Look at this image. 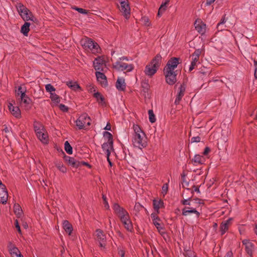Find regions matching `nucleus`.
I'll list each match as a JSON object with an SVG mask.
<instances>
[{"instance_id": "473e14b6", "label": "nucleus", "mask_w": 257, "mask_h": 257, "mask_svg": "<svg viewBox=\"0 0 257 257\" xmlns=\"http://www.w3.org/2000/svg\"><path fill=\"white\" fill-rule=\"evenodd\" d=\"M30 24L28 22H25L24 24L22 26L21 32L24 34V35L27 36L28 33L30 31Z\"/></svg>"}, {"instance_id": "6ab92c4d", "label": "nucleus", "mask_w": 257, "mask_h": 257, "mask_svg": "<svg viewBox=\"0 0 257 257\" xmlns=\"http://www.w3.org/2000/svg\"><path fill=\"white\" fill-rule=\"evenodd\" d=\"M103 151L106 154V156H110L114 152L113 143L104 142L102 145Z\"/></svg>"}, {"instance_id": "603ef678", "label": "nucleus", "mask_w": 257, "mask_h": 257, "mask_svg": "<svg viewBox=\"0 0 257 257\" xmlns=\"http://www.w3.org/2000/svg\"><path fill=\"white\" fill-rule=\"evenodd\" d=\"M77 11L81 14H87V11L86 10L83 9L82 8H74Z\"/></svg>"}, {"instance_id": "c85d7f7f", "label": "nucleus", "mask_w": 257, "mask_h": 257, "mask_svg": "<svg viewBox=\"0 0 257 257\" xmlns=\"http://www.w3.org/2000/svg\"><path fill=\"white\" fill-rule=\"evenodd\" d=\"M50 98L52 101L51 105L52 106H57L61 101V98L55 93H51Z\"/></svg>"}, {"instance_id": "ddd939ff", "label": "nucleus", "mask_w": 257, "mask_h": 257, "mask_svg": "<svg viewBox=\"0 0 257 257\" xmlns=\"http://www.w3.org/2000/svg\"><path fill=\"white\" fill-rule=\"evenodd\" d=\"M196 30L200 34L204 35L206 31V24L199 19H197L194 23Z\"/></svg>"}, {"instance_id": "1a4fd4ad", "label": "nucleus", "mask_w": 257, "mask_h": 257, "mask_svg": "<svg viewBox=\"0 0 257 257\" xmlns=\"http://www.w3.org/2000/svg\"><path fill=\"white\" fill-rule=\"evenodd\" d=\"M113 67L117 70H126L127 72H131L134 68L133 64L125 63L121 61H117L113 64Z\"/></svg>"}, {"instance_id": "ea45409f", "label": "nucleus", "mask_w": 257, "mask_h": 257, "mask_svg": "<svg viewBox=\"0 0 257 257\" xmlns=\"http://www.w3.org/2000/svg\"><path fill=\"white\" fill-rule=\"evenodd\" d=\"M65 150L68 154H72V148L68 143V142L66 141L64 144Z\"/></svg>"}, {"instance_id": "052dcab7", "label": "nucleus", "mask_w": 257, "mask_h": 257, "mask_svg": "<svg viewBox=\"0 0 257 257\" xmlns=\"http://www.w3.org/2000/svg\"><path fill=\"white\" fill-rule=\"evenodd\" d=\"M26 92H24V94L22 93L19 96H20V100L28 97V96L26 95Z\"/></svg>"}, {"instance_id": "4468645a", "label": "nucleus", "mask_w": 257, "mask_h": 257, "mask_svg": "<svg viewBox=\"0 0 257 257\" xmlns=\"http://www.w3.org/2000/svg\"><path fill=\"white\" fill-rule=\"evenodd\" d=\"M8 198V193L6 186L0 181V202L6 204Z\"/></svg>"}, {"instance_id": "bb28decb", "label": "nucleus", "mask_w": 257, "mask_h": 257, "mask_svg": "<svg viewBox=\"0 0 257 257\" xmlns=\"http://www.w3.org/2000/svg\"><path fill=\"white\" fill-rule=\"evenodd\" d=\"M186 87L185 85L182 84L179 88V91L178 94L177 95L175 101V103L177 104L179 103L180 100H181L182 97L184 95V93L185 91Z\"/></svg>"}, {"instance_id": "b1692460", "label": "nucleus", "mask_w": 257, "mask_h": 257, "mask_svg": "<svg viewBox=\"0 0 257 257\" xmlns=\"http://www.w3.org/2000/svg\"><path fill=\"white\" fill-rule=\"evenodd\" d=\"M34 128L37 137H40V134L45 131L44 126L40 123L35 121L34 123Z\"/></svg>"}, {"instance_id": "6e6d98bb", "label": "nucleus", "mask_w": 257, "mask_h": 257, "mask_svg": "<svg viewBox=\"0 0 257 257\" xmlns=\"http://www.w3.org/2000/svg\"><path fill=\"white\" fill-rule=\"evenodd\" d=\"M200 141V138L199 137H193L191 139L192 142H199Z\"/></svg>"}, {"instance_id": "a211bd4d", "label": "nucleus", "mask_w": 257, "mask_h": 257, "mask_svg": "<svg viewBox=\"0 0 257 257\" xmlns=\"http://www.w3.org/2000/svg\"><path fill=\"white\" fill-rule=\"evenodd\" d=\"M207 157L199 154L195 155L191 160L192 163L194 165H202L205 162Z\"/></svg>"}, {"instance_id": "79ce46f5", "label": "nucleus", "mask_w": 257, "mask_h": 257, "mask_svg": "<svg viewBox=\"0 0 257 257\" xmlns=\"http://www.w3.org/2000/svg\"><path fill=\"white\" fill-rule=\"evenodd\" d=\"M149 116V120L151 122L154 123L156 121V117L155 114H154L153 111L152 110H149L148 111Z\"/></svg>"}, {"instance_id": "338daca9", "label": "nucleus", "mask_w": 257, "mask_h": 257, "mask_svg": "<svg viewBox=\"0 0 257 257\" xmlns=\"http://www.w3.org/2000/svg\"><path fill=\"white\" fill-rule=\"evenodd\" d=\"M124 60L128 61V59L126 57H122L118 61H121L122 62V61H124Z\"/></svg>"}, {"instance_id": "c03bdc74", "label": "nucleus", "mask_w": 257, "mask_h": 257, "mask_svg": "<svg viewBox=\"0 0 257 257\" xmlns=\"http://www.w3.org/2000/svg\"><path fill=\"white\" fill-rule=\"evenodd\" d=\"M168 5V1H166L165 3H162L159 10H160L161 11L164 13L165 11L167 9Z\"/></svg>"}, {"instance_id": "20e7f679", "label": "nucleus", "mask_w": 257, "mask_h": 257, "mask_svg": "<svg viewBox=\"0 0 257 257\" xmlns=\"http://www.w3.org/2000/svg\"><path fill=\"white\" fill-rule=\"evenodd\" d=\"M112 208L115 213L119 217L124 225H130L132 223L128 212L123 208L117 203H114Z\"/></svg>"}, {"instance_id": "de8ad7c7", "label": "nucleus", "mask_w": 257, "mask_h": 257, "mask_svg": "<svg viewBox=\"0 0 257 257\" xmlns=\"http://www.w3.org/2000/svg\"><path fill=\"white\" fill-rule=\"evenodd\" d=\"M168 189V185L167 184H164L162 188V193L164 195L166 194Z\"/></svg>"}, {"instance_id": "412c9836", "label": "nucleus", "mask_w": 257, "mask_h": 257, "mask_svg": "<svg viewBox=\"0 0 257 257\" xmlns=\"http://www.w3.org/2000/svg\"><path fill=\"white\" fill-rule=\"evenodd\" d=\"M20 104L22 107L26 110L31 109L32 107V100L28 96L25 98L20 100Z\"/></svg>"}, {"instance_id": "39448f33", "label": "nucleus", "mask_w": 257, "mask_h": 257, "mask_svg": "<svg viewBox=\"0 0 257 257\" xmlns=\"http://www.w3.org/2000/svg\"><path fill=\"white\" fill-rule=\"evenodd\" d=\"M16 7L19 15L23 20L25 21H31L34 22L37 21L36 18L33 16L32 12L23 4H18Z\"/></svg>"}, {"instance_id": "a18cd8bd", "label": "nucleus", "mask_w": 257, "mask_h": 257, "mask_svg": "<svg viewBox=\"0 0 257 257\" xmlns=\"http://www.w3.org/2000/svg\"><path fill=\"white\" fill-rule=\"evenodd\" d=\"M64 229L69 235H70L73 229L72 226H64Z\"/></svg>"}, {"instance_id": "3c124183", "label": "nucleus", "mask_w": 257, "mask_h": 257, "mask_svg": "<svg viewBox=\"0 0 257 257\" xmlns=\"http://www.w3.org/2000/svg\"><path fill=\"white\" fill-rule=\"evenodd\" d=\"M59 107L60 109L63 112H66L68 110V107L66 105L62 104L59 105Z\"/></svg>"}, {"instance_id": "cd10ccee", "label": "nucleus", "mask_w": 257, "mask_h": 257, "mask_svg": "<svg viewBox=\"0 0 257 257\" xmlns=\"http://www.w3.org/2000/svg\"><path fill=\"white\" fill-rule=\"evenodd\" d=\"M243 245L245 246V249L249 255H251L254 250V246L253 244L248 240H244L242 241Z\"/></svg>"}, {"instance_id": "69168bd1", "label": "nucleus", "mask_w": 257, "mask_h": 257, "mask_svg": "<svg viewBox=\"0 0 257 257\" xmlns=\"http://www.w3.org/2000/svg\"><path fill=\"white\" fill-rule=\"evenodd\" d=\"M119 254L121 256V257H124V251L123 250H120L118 252Z\"/></svg>"}, {"instance_id": "680f3d73", "label": "nucleus", "mask_w": 257, "mask_h": 257, "mask_svg": "<svg viewBox=\"0 0 257 257\" xmlns=\"http://www.w3.org/2000/svg\"><path fill=\"white\" fill-rule=\"evenodd\" d=\"M215 0H206V5L207 6L210 5L211 4L214 3Z\"/></svg>"}, {"instance_id": "2eb2a0df", "label": "nucleus", "mask_w": 257, "mask_h": 257, "mask_svg": "<svg viewBox=\"0 0 257 257\" xmlns=\"http://www.w3.org/2000/svg\"><path fill=\"white\" fill-rule=\"evenodd\" d=\"M119 9L124 17L126 19H128L130 16L131 8L128 3H123L119 6Z\"/></svg>"}, {"instance_id": "13d9d810", "label": "nucleus", "mask_w": 257, "mask_h": 257, "mask_svg": "<svg viewBox=\"0 0 257 257\" xmlns=\"http://www.w3.org/2000/svg\"><path fill=\"white\" fill-rule=\"evenodd\" d=\"M224 257H233V253L231 251H229L227 252Z\"/></svg>"}, {"instance_id": "f704fd0d", "label": "nucleus", "mask_w": 257, "mask_h": 257, "mask_svg": "<svg viewBox=\"0 0 257 257\" xmlns=\"http://www.w3.org/2000/svg\"><path fill=\"white\" fill-rule=\"evenodd\" d=\"M225 22H226V20H225V18H223L221 19L220 22H219L217 25L216 28H217L218 31H222L225 29V28H226V26L224 25Z\"/></svg>"}, {"instance_id": "393cba45", "label": "nucleus", "mask_w": 257, "mask_h": 257, "mask_svg": "<svg viewBox=\"0 0 257 257\" xmlns=\"http://www.w3.org/2000/svg\"><path fill=\"white\" fill-rule=\"evenodd\" d=\"M115 86L118 91H124L126 88L124 79L118 77L116 82Z\"/></svg>"}, {"instance_id": "f8f14e48", "label": "nucleus", "mask_w": 257, "mask_h": 257, "mask_svg": "<svg viewBox=\"0 0 257 257\" xmlns=\"http://www.w3.org/2000/svg\"><path fill=\"white\" fill-rule=\"evenodd\" d=\"M201 53V50L197 49L195 51L193 54L191 55L192 61L191 65L189 67V71L193 70L197 64L199 63V56Z\"/></svg>"}, {"instance_id": "a878e982", "label": "nucleus", "mask_w": 257, "mask_h": 257, "mask_svg": "<svg viewBox=\"0 0 257 257\" xmlns=\"http://www.w3.org/2000/svg\"><path fill=\"white\" fill-rule=\"evenodd\" d=\"M9 251L12 257L20 254L21 253L19 249L12 242H10L8 245Z\"/></svg>"}, {"instance_id": "37998d69", "label": "nucleus", "mask_w": 257, "mask_h": 257, "mask_svg": "<svg viewBox=\"0 0 257 257\" xmlns=\"http://www.w3.org/2000/svg\"><path fill=\"white\" fill-rule=\"evenodd\" d=\"M158 213H153L151 214V218L154 221V225H160V223L158 221H159V219L157 216Z\"/></svg>"}, {"instance_id": "09e8293b", "label": "nucleus", "mask_w": 257, "mask_h": 257, "mask_svg": "<svg viewBox=\"0 0 257 257\" xmlns=\"http://www.w3.org/2000/svg\"><path fill=\"white\" fill-rule=\"evenodd\" d=\"M102 199H103V200L104 202V207L106 209H108L109 208V206L108 202L106 200V199H107L106 196L105 195H103Z\"/></svg>"}, {"instance_id": "c756f323", "label": "nucleus", "mask_w": 257, "mask_h": 257, "mask_svg": "<svg viewBox=\"0 0 257 257\" xmlns=\"http://www.w3.org/2000/svg\"><path fill=\"white\" fill-rule=\"evenodd\" d=\"M67 85L72 90H81V88L76 81H69L66 82Z\"/></svg>"}, {"instance_id": "f03ea898", "label": "nucleus", "mask_w": 257, "mask_h": 257, "mask_svg": "<svg viewBox=\"0 0 257 257\" xmlns=\"http://www.w3.org/2000/svg\"><path fill=\"white\" fill-rule=\"evenodd\" d=\"M134 134L132 138L133 145L137 148L142 149L147 145L146 134L138 124L133 125Z\"/></svg>"}, {"instance_id": "6e6552de", "label": "nucleus", "mask_w": 257, "mask_h": 257, "mask_svg": "<svg viewBox=\"0 0 257 257\" xmlns=\"http://www.w3.org/2000/svg\"><path fill=\"white\" fill-rule=\"evenodd\" d=\"M91 119L86 113L81 114L76 120V125L79 129L88 126L90 124Z\"/></svg>"}, {"instance_id": "0e129e2a", "label": "nucleus", "mask_w": 257, "mask_h": 257, "mask_svg": "<svg viewBox=\"0 0 257 257\" xmlns=\"http://www.w3.org/2000/svg\"><path fill=\"white\" fill-rule=\"evenodd\" d=\"M126 229L129 231H132L133 230V226H125Z\"/></svg>"}, {"instance_id": "72a5a7b5", "label": "nucleus", "mask_w": 257, "mask_h": 257, "mask_svg": "<svg viewBox=\"0 0 257 257\" xmlns=\"http://www.w3.org/2000/svg\"><path fill=\"white\" fill-rule=\"evenodd\" d=\"M103 138L105 141V142L113 143L112 136L110 133L104 132L103 133Z\"/></svg>"}, {"instance_id": "a19ab883", "label": "nucleus", "mask_w": 257, "mask_h": 257, "mask_svg": "<svg viewBox=\"0 0 257 257\" xmlns=\"http://www.w3.org/2000/svg\"><path fill=\"white\" fill-rule=\"evenodd\" d=\"M141 22L145 26H150L151 25V23L149 19L147 17H143L141 19Z\"/></svg>"}, {"instance_id": "bf43d9fd", "label": "nucleus", "mask_w": 257, "mask_h": 257, "mask_svg": "<svg viewBox=\"0 0 257 257\" xmlns=\"http://www.w3.org/2000/svg\"><path fill=\"white\" fill-rule=\"evenodd\" d=\"M143 206L139 203H136L135 205V209H140V208H142Z\"/></svg>"}, {"instance_id": "49530a36", "label": "nucleus", "mask_w": 257, "mask_h": 257, "mask_svg": "<svg viewBox=\"0 0 257 257\" xmlns=\"http://www.w3.org/2000/svg\"><path fill=\"white\" fill-rule=\"evenodd\" d=\"M158 232L162 235L165 233L164 226H156Z\"/></svg>"}, {"instance_id": "9d476101", "label": "nucleus", "mask_w": 257, "mask_h": 257, "mask_svg": "<svg viewBox=\"0 0 257 257\" xmlns=\"http://www.w3.org/2000/svg\"><path fill=\"white\" fill-rule=\"evenodd\" d=\"M182 204L185 205H193V208L195 209L200 211V208L203 204V202L200 199L195 198L192 200L184 199L182 201Z\"/></svg>"}, {"instance_id": "0eeeda50", "label": "nucleus", "mask_w": 257, "mask_h": 257, "mask_svg": "<svg viewBox=\"0 0 257 257\" xmlns=\"http://www.w3.org/2000/svg\"><path fill=\"white\" fill-rule=\"evenodd\" d=\"M80 43L85 49L90 50L93 52H97L99 47L97 43H94L91 39L88 38L82 39Z\"/></svg>"}, {"instance_id": "2f4dec72", "label": "nucleus", "mask_w": 257, "mask_h": 257, "mask_svg": "<svg viewBox=\"0 0 257 257\" xmlns=\"http://www.w3.org/2000/svg\"><path fill=\"white\" fill-rule=\"evenodd\" d=\"M38 139L43 144H47L48 143V135L46 131L43 132L40 135V137H37Z\"/></svg>"}, {"instance_id": "dca6fc26", "label": "nucleus", "mask_w": 257, "mask_h": 257, "mask_svg": "<svg viewBox=\"0 0 257 257\" xmlns=\"http://www.w3.org/2000/svg\"><path fill=\"white\" fill-rule=\"evenodd\" d=\"M182 214L184 216H189L194 214L196 217L198 218L200 214V211L199 210L195 209L194 208H191L185 207L182 209Z\"/></svg>"}, {"instance_id": "7c9ffc66", "label": "nucleus", "mask_w": 257, "mask_h": 257, "mask_svg": "<svg viewBox=\"0 0 257 257\" xmlns=\"http://www.w3.org/2000/svg\"><path fill=\"white\" fill-rule=\"evenodd\" d=\"M154 208L157 213L159 212V209L163 206V202L160 199H155L153 201Z\"/></svg>"}, {"instance_id": "864d4df0", "label": "nucleus", "mask_w": 257, "mask_h": 257, "mask_svg": "<svg viewBox=\"0 0 257 257\" xmlns=\"http://www.w3.org/2000/svg\"><path fill=\"white\" fill-rule=\"evenodd\" d=\"M88 91L90 92H95V90L94 86L91 84H89L87 86Z\"/></svg>"}, {"instance_id": "e2e57ef3", "label": "nucleus", "mask_w": 257, "mask_h": 257, "mask_svg": "<svg viewBox=\"0 0 257 257\" xmlns=\"http://www.w3.org/2000/svg\"><path fill=\"white\" fill-rule=\"evenodd\" d=\"M104 130H108V131L111 130V125H110V123H107L106 126L104 127Z\"/></svg>"}, {"instance_id": "7ed1b4c3", "label": "nucleus", "mask_w": 257, "mask_h": 257, "mask_svg": "<svg viewBox=\"0 0 257 257\" xmlns=\"http://www.w3.org/2000/svg\"><path fill=\"white\" fill-rule=\"evenodd\" d=\"M162 62V57L157 54L155 58L148 64L144 69L145 74L149 76L152 77L157 71Z\"/></svg>"}, {"instance_id": "9b49d317", "label": "nucleus", "mask_w": 257, "mask_h": 257, "mask_svg": "<svg viewBox=\"0 0 257 257\" xmlns=\"http://www.w3.org/2000/svg\"><path fill=\"white\" fill-rule=\"evenodd\" d=\"M94 69L97 71H103L105 67V60L103 56L98 57L93 62Z\"/></svg>"}, {"instance_id": "5fc2aeb1", "label": "nucleus", "mask_w": 257, "mask_h": 257, "mask_svg": "<svg viewBox=\"0 0 257 257\" xmlns=\"http://www.w3.org/2000/svg\"><path fill=\"white\" fill-rule=\"evenodd\" d=\"M210 151V149L208 147H206L204 149V151L203 153V156L207 157V155Z\"/></svg>"}, {"instance_id": "58836bf2", "label": "nucleus", "mask_w": 257, "mask_h": 257, "mask_svg": "<svg viewBox=\"0 0 257 257\" xmlns=\"http://www.w3.org/2000/svg\"><path fill=\"white\" fill-rule=\"evenodd\" d=\"M93 95L99 103H104V98L100 93L94 92Z\"/></svg>"}, {"instance_id": "8fccbe9b", "label": "nucleus", "mask_w": 257, "mask_h": 257, "mask_svg": "<svg viewBox=\"0 0 257 257\" xmlns=\"http://www.w3.org/2000/svg\"><path fill=\"white\" fill-rule=\"evenodd\" d=\"M228 229V226H221L220 231L221 235L224 234Z\"/></svg>"}, {"instance_id": "774afa93", "label": "nucleus", "mask_w": 257, "mask_h": 257, "mask_svg": "<svg viewBox=\"0 0 257 257\" xmlns=\"http://www.w3.org/2000/svg\"><path fill=\"white\" fill-rule=\"evenodd\" d=\"M17 231L19 232L20 234H22L21 230V226H15Z\"/></svg>"}, {"instance_id": "f3484780", "label": "nucleus", "mask_w": 257, "mask_h": 257, "mask_svg": "<svg viewBox=\"0 0 257 257\" xmlns=\"http://www.w3.org/2000/svg\"><path fill=\"white\" fill-rule=\"evenodd\" d=\"M9 110L11 114L17 118H21V112L19 107L14 106L12 103L8 104Z\"/></svg>"}, {"instance_id": "4c0bfd02", "label": "nucleus", "mask_w": 257, "mask_h": 257, "mask_svg": "<svg viewBox=\"0 0 257 257\" xmlns=\"http://www.w3.org/2000/svg\"><path fill=\"white\" fill-rule=\"evenodd\" d=\"M45 89L46 91L50 93V95L51 93H54L56 90V89L51 84H46L45 85Z\"/></svg>"}, {"instance_id": "e433bc0d", "label": "nucleus", "mask_w": 257, "mask_h": 257, "mask_svg": "<svg viewBox=\"0 0 257 257\" xmlns=\"http://www.w3.org/2000/svg\"><path fill=\"white\" fill-rule=\"evenodd\" d=\"M56 166L57 169L63 173H65L67 172V168L64 165L60 162L56 163Z\"/></svg>"}, {"instance_id": "4d7b16f0", "label": "nucleus", "mask_w": 257, "mask_h": 257, "mask_svg": "<svg viewBox=\"0 0 257 257\" xmlns=\"http://www.w3.org/2000/svg\"><path fill=\"white\" fill-rule=\"evenodd\" d=\"M254 62L255 66L254 76L257 79V61H254Z\"/></svg>"}, {"instance_id": "423d86ee", "label": "nucleus", "mask_w": 257, "mask_h": 257, "mask_svg": "<svg viewBox=\"0 0 257 257\" xmlns=\"http://www.w3.org/2000/svg\"><path fill=\"white\" fill-rule=\"evenodd\" d=\"M14 212L17 218L15 220V225H25L28 223L26 218L23 215V211L21 207L18 204L14 205Z\"/></svg>"}, {"instance_id": "5701e85b", "label": "nucleus", "mask_w": 257, "mask_h": 257, "mask_svg": "<svg viewBox=\"0 0 257 257\" xmlns=\"http://www.w3.org/2000/svg\"><path fill=\"white\" fill-rule=\"evenodd\" d=\"M97 81L101 84L102 86H106L107 85V79L105 75L100 72L97 71L95 73Z\"/></svg>"}, {"instance_id": "f257e3e1", "label": "nucleus", "mask_w": 257, "mask_h": 257, "mask_svg": "<svg viewBox=\"0 0 257 257\" xmlns=\"http://www.w3.org/2000/svg\"><path fill=\"white\" fill-rule=\"evenodd\" d=\"M179 64V60L173 58L168 61L164 69V74L165 76L166 82L169 85H173L177 81V73L175 69Z\"/></svg>"}, {"instance_id": "c9c22d12", "label": "nucleus", "mask_w": 257, "mask_h": 257, "mask_svg": "<svg viewBox=\"0 0 257 257\" xmlns=\"http://www.w3.org/2000/svg\"><path fill=\"white\" fill-rule=\"evenodd\" d=\"M27 89L24 85H21L18 87V89L16 90V93L17 96H19L24 92H26Z\"/></svg>"}, {"instance_id": "aec40b11", "label": "nucleus", "mask_w": 257, "mask_h": 257, "mask_svg": "<svg viewBox=\"0 0 257 257\" xmlns=\"http://www.w3.org/2000/svg\"><path fill=\"white\" fill-rule=\"evenodd\" d=\"M97 239L99 242V245L101 247H105V236L103 234V231L100 229H97L96 230V234H95Z\"/></svg>"}, {"instance_id": "4be33fe9", "label": "nucleus", "mask_w": 257, "mask_h": 257, "mask_svg": "<svg viewBox=\"0 0 257 257\" xmlns=\"http://www.w3.org/2000/svg\"><path fill=\"white\" fill-rule=\"evenodd\" d=\"M65 160L72 167L78 168L81 166V163L74 158L67 156L65 157Z\"/></svg>"}]
</instances>
